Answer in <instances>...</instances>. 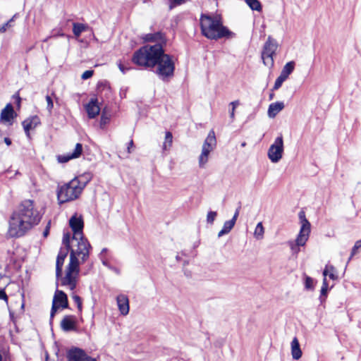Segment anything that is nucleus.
Returning a JSON list of instances; mask_svg holds the SVG:
<instances>
[{
    "label": "nucleus",
    "mask_w": 361,
    "mask_h": 361,
    "mask_svg": "<svg viewBox=\"0 0 361 361\" xmlns=\"http://www.w3.org/2000/svg\"><path fill=\"white\" fill-rule=\"evenodd\" d=\"M69 224L73 232V241L77 242V247L71 250L70 262L66 276L61 280V284L73 290L76 285L80 260L84 262L89 257V243L82 238L83 222L81 219L73 216L69 221Z\"/></svg>",
    "instance_id": "f257e3e1"
},
{
    "label": "nucleus",
    "mask_w": 361,
    "mask_h": 361,
    "mask_svg": "<svg viewBox=\"0 0 361 361\" xmlns=\"http://www.w3.org/2000/svg\"><path fill=\"white\" fill-rule=\"evenodd\" d=\"M42 214L35 202L30 200L22 202L9 220L8 235L11 237H20L37 226L41 221Z\"/></svg>",
    "instance_id": "f03ea898"
},
{
    "label": "nucleus",
    "mask_w": 361,
    "mask_h": 361,
    "mask_svg": "<svg viewBox=\"0 0 361 361\" xmlns=\"http://www.w3.org/2000/svg\"><path fill=\"white\" fill-rule=\"evenodd\" d=\"M144 39L147 42H157L154 45H145L135 51L132 57V61L145 68H154L158 63L159 56L163 54L162 42L165 37L161 32L147 34Z\"/></svg>",
    "instance_id": "7ed1b4c3"
},
{
    "label": "nucleus",
    "mask_w": 361,
    "mask_h": 361,
    "mask_svg": "<svg viewBox=\"0 0 361 361\" xmlns=\"http://www.w3.org/2000/svg\"><path fill=\"white\" fill-rule=\"evenodd\" d=\"M200 27L202 35L209 39L217 40L224 37H232L229 36L231 32L223 25L220 18L217 16L202 14Z\"/></svg>",
    "instance_id": "20e7f679"
},
{
    "label": "nucleus",
    "mask_w": 361,
    "mask_h": 361,
    "mask_svg": "<svg viewBox=\"0 0 361 361\" xmlns=\"http://www.w3.org/2000/svg\"><path fill=\"white\" fill-rule=\"evenodd\" d=\"M85 183H81L78 178L71 180L69 183L61 186L57 192L60 203L66 202L76 199L83 188Z\"/></svg>",
    "instance_id": "39448f33"
},
{
    "label": "nucleus",
    "mask_w": 361,
    "mask_h": 361,
    "mask_svg": "<svg viewBox=\"0 0 361 361\" xmlns=\"http://www.w3.org/2000/svg\"><path fill=\"white\" fill-rule=\"evenodd\" d=\"M158 63H156L157 70L156 74L162 80H166L168 78L173 75L175 65L172 61L171 56L164 53L163 49V54L159 56Z\"/></svg>",
    "instance_id": "423d86ee"
},
{
    "label": "nucleus",
    "mask_w": 361,
    "mask_h": 361,
    "mask_svg": "<svg viewBox=\"0 0 361 361\" xmlns=\"http://www.w3.org/2000/svg\"><path fill=\"white\" fill-rule=\"evenodd\" d=\"M278 46L276 40L270 36L263 46L261 58L264 65L269 69H272L274 66V56L276 54Z\"/></svg>",
    "instance_id": "0eeeda50"
},
{
    "label": "nucleus",
    "mask_w": 361,
    "mask_h": 361,
    "mask_svg": "<svg viewBox=\"0 0 361 361\" xmlns=\"http://www.w3.org/2000/svg\"><path fill=\"white\" fill-rule=\"evenodd\" d=\"M216 146V139L215 133L213 130H210L207 137H206L202 148V152L199 157V166L204 168L209 159V155Z\"/></svg>",
    "instance_id": "6e6552de"
},
{
    "label": "nucleus",
    "mask_w": 361,
    "mask_h": 361,
    "mask_svg": "<svg viewBox=\"0 0 361 361\" xmlns=\"http://www.w3.org/2000/svg\"><path fill=\"white\" fill-rule=\"evenodd\" d=\"M283 152V137H277L274 142L269 147L268 150V157L273 163H277L281 158Z\"/></svg>",
    "instance_id": "1a4fd4ad"
},
{
    "label": "nucleus",
    "mask_w": 361,
    "mask_h": 361,
    "mask_svg": "<svg viewBox=\"0 0 361 361\" xmlns=\"http://www.w3.org/2000/svg\"><path fill=\"white\" fill-rule=\"evenodd\" d=\"M298 216L301 223V227L299 233L297 235V241L301 245L304 243L305 239L309 238L311 231V224L307 219L303 211H300L299 212Z\"/></svg>",
    "instance_id": "9d476101"
},
{
    "label": "nucleus",
    "mask_w": 361,
    "mask_h": 361,
    "mask_svg": "<svg viewBox=\"0 0 361 361\" xmlns=\"http://www.w3.org/2000/svg\"><path fill=\"white\" fill-rule=\"evenodd\" d=\"M67 307L68 299L66 295L62 290H56L53 299V304L50 314L51 319L54 317L58 308H66Z\"/></svg>",
    "instance_id": "9b49d317"
},
{
    "label": "nucleus",
    "mask_w": 361,
    "mask_h": 361,
    "mask_svg": "<svg viewBox=\"0 0 361 361\" xmlns=\"http://www.w3.org/2000/svg\"><path fill=\"white\" fill-rule=\"evenodd\" d=\"M68 361H90V357L82 349L73 347L67 351Z\"/></svg>",
    "instance_id": "f8f14e48"
},
{
    "label": "nucleus",
    "mask_w": 361,
    "mask_h": 361,
    "mask_svg": "<svg viewBox=\"0 0 361 361\" xmlns=\"http://www.w3.org/2000/svg\"><path fill=\"white\" fill-rule=\"evenodd\" d=\"M82 152V146L81 144L78 143L73 152H68L65 154L57 156V160L59 163H66L68 161L78 158Z\"/></svg>",
    "instance_id": "ddd939ff"
},
{
    "label": "nucleus",
    "mask_w": 361,
    "mask_h": 361,
    "mask_svg": "<svg viewBox=\"0 0 361 361\" xmlns=\"http://www.w3.org/2000/svg\"><path fill=\"white\" fill-rule=\"evenodd\" d=\"M116 303L121 314L126 316L129 313V300L126 295L119 294L116 297Z\"/></svg>",
    "instance_id": "4468645a"
},
{
    "label": "nucleus",
    "mask_w": 361,
    "mask_h": 361,
    "mask_svg": "<svg viewBox=\"0 0 361 361\" xmlns=\"http://www.w3.org/2000/svg\"><path fill=\"white\" fill-rule=\"evenodd\" d=\"M14 116L15 111L13 110V106L11 104H8L1 112L0 121L1 123L11 124Z\"/></svg>",
    "instance_id": "2eb2a0df"
},
{
    "label": "nucleus",
    "mask_w": 361,
    "mask_h": 361,
    "mask_svg": "<svg viewBox=\"0 0 361 361\" xmlns=\"http://www.w3.org/2000/svg\"><path fill=\"white\" fill-rule=\"evenodd\" d=\"M39 123V118L37 116L28 118L22 123L25 134L28 137H30V130L36 128Z\"/></svg>",
    "instance_id": "dca6fc26"
},
{
    "label": "nucleus",
    "mask_w": 361,
    "mask_h": 361,
    "mask_svg": "<svg viewBox=\"0 0 361 361\" xmlns=\"http://www.w3.org/2000/svg\"><path fill=\"white\" fill-rule=\"evenodd\" d=\"M61 326L65 331L74 330L75 328V319L73 316L67 315L61 322Z\"/></svg>",
    "instance_id": "f3484780"
},
{
    "label": "nucleus",
    "mask_w": 361,
    "mask_h": 361,
    "mask_svg": "<svg viewBox=\"0 0 361 361\" xmlns=\"http://www.w3.org/2000/svg\"><path fill=\"white\" fill-rule=\"evenodd\" d=\"M68 249H62L60 250L57 259H56V276L59 277L61 274L62 267L64 262V259L68 254Z\"/></svg>",
    "instance_id": "a211bd4d"
},
{
    "label": "nucleus",
    "mask_w": 361,
    "mask_h": 361,
    "mask_svg": "<svg viewBox=\"0 0 361 361\" xmlns=\"http://www.w3.org/2000/svg\"><path fill=\"white\" fill-rule=\"evenodd\" d=\"M284 104L283 102H276L271 103L268 109V116L269 118H274L283 109Z\"/></svg>",
    "instance_id": "6ab92c4d"
},
{
    "label": "nucleus",
    "mask_w": 361,
    "mask_h": 361,
    "mask_svg": "<svg viewBox=\"0 0 361 361\" xmlns=\"http://www.w3.org/2000/svg\"><path fill=\"white\" fill-rule=\"evenodd\" d=\"M291 355L294 360H299L302 357V350L300 343L296 337H294L290 343Z\"/></svg>",
    "instance_id": "aec40b11"
},
{
    "label": "nucleus",
    "mask_w": 361,
    "mask_h": 361,
    "mask_svg": "<svg viewBox=\"0 0 361 361\" xmlns=\"http://www.w3.org/2000/svg\"><path fill=\"white\" fill-rule=\"evenodd\" d=\"M324 278L326 279L328 276L330 279L332 281H336L338 279L336 269L332 265H326L324 271H323Z\"/></svg>",
    "instance_id": "412c9836"
},
{
    "label": "nucleus",
    "mask_w": 361,
    "mask_h": 361,
    "mask_svg": "<svg viewBox=\"0 0 361 361\" xmlns=\"http://www.w3.org/2000/svg\"><path fill=\"white\" fill-rule=\"evenodd\" d=\"M295 66V63L293 61L286 63L283 67L279 75L287 80L289 75L293 72Z\"/></svg>",
    "instance_id": "4be33fe9"
},
{
    "label": "nucleus",
    "mask_w": 361,
    "mask_h": 361,
    "mask_svg": "<svg viewBox=\"0 0 361 361\" xmlns=\"http://www.w3.org/2000/svg\"><path fill=\"white\" fill-rule=\"evenodd\" d=\"M233 221L229 220L224 222L222 229L219 232L218 237H221L224 235L228 233L235 226Z\"/></svg>",
    "instance_id": "5701e85b"
},
{
    "label": "nucleus",
    "mask_w": 361,
    "mask_h": 361,
    "mask_svg": "<svg viewBox=\"0 0 361 361\" xmlns=\"http://www.w3.org/2000/svg\"><path fill=\"white\" fill-rule=\"evenodd\" d=\"M111 117V114L107 111L106 107L103 109L102 112L101 119L99 122V126L100 128H104L105 126L109 123Z\"/></svg>",
    "instance_id": "b1692460"
},
{
    "label": "nucleus",
    "mask_w": 361,
    "mask_h": 361,
    "mask_svg": "<svg viewBox=\"0 0 361 361\" xmlns=\"http://www.w3.org/2000/svg\"><path fill=\"white\" fill-rule=\"evenodd\" d=\"M329 290V283L327 282V279L324 278L322 288L320 290V296H319V300L321 303H323L325 301V299L327 295V292Z\"/></svg>",
    "instance_id": "393cba45"
},
{
    "label": "nucleus",
    "mask_w": 361,
    "mask_h": 361,
    "mask_svg": "<svg viewBox=\"0 0 361 361\" xmlns=\"http://www.w3.org/2000/svg\"><path fill=\"white\" fill-rule=\"evenodd\" d=\"M97 98L92 97V118L99 115L102 106H100Z\"/></svg>",
    "instance_id": "a878e982"
},
{
    "label": "nucleus",
    "mask_w": 361,
    "mask_h": 361,
    "mask_svg": "<svg viewBox=\"0 0 361 361\" xmlns=\"http://www.w3.org/2000/svg\"><path fill=\"white\" fill-rule=\"evenodd\" d=\"M245 1L252 11H261L262 9L259 0H245Z\"/></svg>",
    "instance_id": "bb28decb"
},
{
    "label": "nucleus",
    "mask_w": 361,
    "mask_h": 361,
    "mask_svg": "<svg viewBox=\"0 0 361 361\" xmlns=\"http://www.w3.org/2000/svg\"><path fill=\"white\" fill-rule=\"evenodd\" d=\"M264 229L262 222L257 224L254 232V236L257 240H261L264 237Z\"/></svg>",
    "instance_id": "cd10ccee"
},
{
    "label": "nucleus",
    "mask_w": 361,
    "mask_h": 361,
    "mask_svg": "<svg viewBox=\"0 0 361 361\" xmlns=\"http://www.w3.org/2000/svg\"><path fill=\"white\" fill-rule=\"evenodd\" d=\"M308 240V239H305V240L304 241L303 243H302L301 245L299 244V243L297 241V238L295 239V240L293 242V241H289L288 242V244H289V246L292 250V252L293 253H298L299 251H300V248L299 247H301V246H305L307 241Z\"/></svg>",
    "instance_id": "c85d7f7f"
},
{
    "label": "nucleus",
    "mask_w": 361,
    "mask_h": 361,
    "mask_svg": "<svg viewBox=\"0 0 361 361\" xmlns=\"http://www.w3.org/2000/svg\"><path fill=\"white\" fill-rule=\"evenodd\" d=\"M108 257H109L108 250L106 248H103L99 255V257L100 260L102 261V264L105 267L110 268V264L108 263Z\"/></svg>",
    "instance_id": "c756f323"
},
{
    "label": "nucleus",
    "mask_w": 361,
    "mask_h": 361,
    "mask_svg": "<svg viewBox=\"0 0 361 361\" xmlns=\"http://www.w3.org/2000/svg\"><path fill=\"white\" fill-rule=\"evenodd\" d=\"M173 135L171 132H166L165 135V142L163 145V149L166 150L172 145Z\"/></svg>",
    "instance_id": "7c9ffc66"
},
{
    "label": "nucleus",
    "mask_w": 361,
    "mask_h": 361,
    "mask_svg": "<svg viewBox=\"0 0 361 361\" xmlns=\"http://www.w3.org/2000/svg\"><path fill=\"white\" fill-rule=\"evenodd\" d=\"M192 0H169V8L172 9L176 6L185 4Z\"/></svg>",
    "instance_id": "2f4dec72"
},
{
    "label": "nucleus",
    "mask_w": 361,
    "mask_h": 361,
    "mask_svg": "<svg viewBox=\"0 0 361 361\" xmlns=\"http://www.w3.org/2000/svg\"><path fill=\"white\" fill-rule=\"evenodd\" d=\"M314 287V281L312 278L305 276V288L307 290H313Z\"/></svg>",
    "instance_id": "473e14b6"
},
{
    "label": "nucleus",
    "mask_w": 361,
    "mask_h": 361,
    "mask_svg": "<svg viewBox=\"0 0 361 361\" xmlns=\"http://www.w3.org/2000/svg\"><path fill=\"white\" fill-rule=\"evenodd\" d=\"M84 29H85V27L82 24H76V23L73 24V31L74 35L77 37H78L81 34V32L84 30Z\"/></svg>",
    "instance_id": "72a5a7b5"
},
{
    "label": "nucleus",
    "mask_w": 361,
    "mask_h": 361,
    "mask_svg": "<svg viewBox=\"0 0 361 361\" xmlns=\"http://www.w3.org/2000/svg\"><path fill=\"white\" fill-rule=\"evenodd\" d=\"M70 240H71V233L69 232H64L63 236V244L65 245L66 249H68L70 247Z\"/></svg>",
    "instance_id": "f704fd0d"
},
{
    "label": "nucleus",
    "mask_w": 361,
    "mask_h": 361,
    "mask_svg": "<svg viewBox=\"0 0 361 361\" xmlns=\"http://www.w3.org/2000/svg\"><path fill=\"white\" fill-rule=\"evenodd\" d=\"M358 249H361V240H357L352 249V251H351V254H350V256L348 259V262H350L353 257L357 253V251Z\"/></svg>",
    "instance_id": "c9c22d12"
},
{
    "label": "nucleus",
    "mask_w": 361,
    "mask_h": 361,
    "mask_svg": "<svg viewBox=\"0 0 361 361\" xmlns=\"http://www.w3.org/2000/svg\"><path fill=\"white\" fill-rule=\"evenodd\" d=\"M216 216L217 213L216 212H209L207 215V222L209 224H213Z\"/></svg>",
    "instance_id": "e433bc0d"
},
{
    "label": "nucleus",
    "mask_w": 361,
    "mask_h": 361,
    "mask_svg": "<svg viewBox=\"0 0 361 361\" xmlns=\"http://www.w3.org/2000/svg\"><path fill=\"white\" fill-rule=\"evenodd\" d=\"M102 91L109 92V87L108 86L106 82H101L98 84L97 86V92L98 93L102 92Z\"/></svg>",
    "instance_id": "4c0bfd02"
},
{
    "label": "nucleus",
    "mask_w": 361,
    "mask_h": 361,
    "mask_svg": "<svg viewBox=\"0 0 361 361\" xmlns=\"http://www.w3.org/2000/svg\"><path fill=\"white\" fill-rule=\"evenodd\" d=\"M285 80H286V79H284V78H283V77H281V75H279V76L276 78V81H275V82H274V85L273 90H276L279 89V88L281 87V85H282L283 82Z\"/></svg>",
    "instance_id": "58836bf2"
},
{
    "label": "nucleus",
    "mask_w": 361,
    "mask_h": 361,
    "mask_svg": "<svg viewBox=\"0 0 361 361\" xmlns=\"http://www.w3.org/2000/svg\"><path fill=\"white\" fill-rule=\"evenodd\" d=\"M46 101L47 102V109H48V111L49 112H51V109L54 107V104H53V102H52V99H51V97L47 95L46 97Z\"/></svg>",
    "instance_id": "ea45409f"
},
{
    "label": "nucleus",
    "mask_w": 361,
    "mask_h": 361,
    "mask_svg": "<svg viewBox=\"0 0 361 361\" xmlns=\"http://www.w3.org/2000/svg\"><path fill=\"white\" fill-rule=\"evenodd\" d=\"M73 299L74 302L77 304L78 308L80 310L82 307L81 299L78 295H73Z\"/></svg>",
    "instance_id": "a19ab883"
},
{
    "label": "nucleus",
    "mask_w": 361,
    "mask_h": 361,
    "mask_svg": "<svg viewBox=\"0 0 361 361\" xmlns=\"http://www.w3.org/2000/svg\"><path fill=\"white\" fill-rule=\"evenodd\" d=\"M50 227H51V221H49L47 223V226H46V227H45V228H44V230L43 231V236L44 238H47L49 235Z\"/></svg>",
    "instance_id": "79ce46f5"
},
{
    "label": "nucleus",
    "mask_w": 361,
    "mask_h": 361,
    "mask_svg": "<svg viewBox=\"0 0 361 361\" xmlns=\"http://www.w3.org/2000/svg\"><path fill=\"white\" fill-rule=\"evenodd\" d=\"M118 68L123 74H125L128 71L131 69L130 67H127L122 63L118 64Z\"/></svg>",
    "instance_id": "37998d69"
},
{
    "label": "nucleus",
    "mask_w": 361,
    "mask_h": 361,
    "mask_svg": "<svg viewBox=\"0 0 361 361\" xmlns=\"http://www.w3.org/2000/svg\"><path fill=\"white\" fill-rule=\"evenodd\" d=\"M0 299L4 300L8 304V296L4 289H0Z\"/></svg>",
    "instance_id": "c03bdc74"
},
{
    "label": "nucleus",
    "mask_w": 361,
    "mask_h": 361,
    "mask_svg": "<svg viewBox=\"0 0 361 361\" xmlns=\"http://www.w3.org/2000/svg\"><path fill=\"white\" fill-rule=\"evenodd\" d=\"M85 109L87 115V117L90 118V102L85 104Z\"/></svg>",
    "instance_id": "a18cd8bd"
},
{
    "label": "nucleus",
    "mask_w": 361,
    "mask_h": 361,
    "mask_svg": "<svg viewBox=\"0 0 361 361\" xmlns=\"http://www.w3.org/2000/svg\"><path fill=\"white\" fill-rule=\"evenodd\" d=\"M90 78V70L85 71L82 75V80H87Z\"/></svg>",
    "instance_id": "49530a36"
},
{
    "label": "nucleus",
    "mask_w": 361,
    "mask_h": 361,
    "mask_svg": "<svg viewBox=\"0 0 361 361\" xmlns=\"http://www.w3.org/2000/svg\"><path fill=\"white\" fill-rule=\"evenodd\" d=\"M239 212H240V207L236 209L233 218L231 219V221H233L234 223H235V221L237 220V218L239 215Z\"/></svg>",
    "instance_id": "de8ad7c7"
},
{
    "label": "nucleus",
    "mask_w": 361,
    "mask_h": 361,
    "mask_svg": "<svg viewBox=\"0 0 361 361\" xmlns=\"http://www.w3.org/2000/svg\"><path fill=\"white\" fill-rule=\"evenodd\" d=\"M239 105H240L239 100H235V101L231 102L229 104V106H231L232 108H236Z\"/></svg>",
    "instance_id": "09e8293b"
},
{
    "label": "nucleus",
    "mask_w": 361,
    "mask_h": 361,
    "mask_svg": "<svg viewBox=\"0 0 361 361\" xmlns=\"http://www.w3.org/2000/svg\"><path fill=\"white\" fill-rule=\"evenodd\" d=\"M235 108H232L231 107V109L230 111V118L231 119V121H233L235 118Z\"/></svg>",
    "instance_id": "8fccbe9b"
},
{
    "label": "nucleus",
    "mask_w": 361,
    "mask_h": 361,
    "mask_svg": "<svg viewBox=\"0 0 361 361\" xmlns=\"http://www.w3.org/2000/svg\"><path fill=\"white\" fill-rule=\"evenodd\" d=\"M10 22L6 23L0 27V32H4L6 30L7 27L9 25Z\"/></svg>",
    "instance_id": "3c124183"
},
{
    "label": "nucleus",
    "mask_w": 361,
    "mask_h": 361,
    "mask_svg": "<svg viewBox=\"0 0 361 361\" xmlns=\"http://www.w3.org/2000/svg\"><path fill=\"white\" fill-rule=\"evenodd\" d=\"M133 146V140H131L129 143H128V146L127 147V150H128V153H130L131 151H130V148Z\"/></svg>",
    "instance_id": "603ef678"
},
{
    "label": "nucleus",
    "mask_w": 361,
    "mask_h": 361,
    "mask_svg": "<svg viewBox=\"0 0 361 361\" xmlns=\"http://www.w3.org/2000/svg\"><path fill=\"white\" fill-rule=\"evenodd\" d=\"M4 142L8 146L11 145V140L8 137H5Z\"/></svg>",
    "instance_id": "864d4df0"
},
{
    "label": "nucleus",
    "mask_w": 361,
    "mask_h": 361,
    "mask_svg": "<svg viewBox=\"0 0 361 361\" xmlns=\"http://www.w3.org/2000/svg\"><path fill=\"white\" fill-rule=\"evenodd\" d=\"M109 269H111V270H114L116 274H119L118 269H116V268L112 267L111 265H110V268Z\"/></svg>",
    "instance_id": "5fc2aeb1"
},
{
    "label": "nucleus",
    "mask_w": 361,
    "mask_h": 361,
    "mask_svg": "<svg viewBox=\"0 0 361 361\" xmlns=\"http://www.w3.org/2000/svg\"><path fill=\"white\" fill-rule=\"evenodd\" d=\"M2 360H3V358H2L1 355L0 354V361H2Z\"/></svg>",
    "instance_id": "6e6d98bb"
},
{
    "label": "nucleus",
    "mask_w": 361,
    "mask_h": 361,
    "mask_svg": "<svg viewBox=\"0 0 361 361\" xmlns=\"http://www.w3.org/2000/svg\"><path fill=\"white\" fill-rule=\"evenodd\" d=\"M92 361H97L95 358H92Z\"/></svg>",
    "instance_id": "4d7b16f0"
},
{
    "label": "nucleus",
    "mask_w": 361,
    "mask_h": 361,
    "mask_svg": "<svg viewBox=\"0 0 361 361\" xmlns=\"http://www.w3.org/2000/svg\"><path fill=\"white\" fill-rule=\"evenodd\" d=\"M3 280V279H0V282ZM0 289H2L1 287H0Z\"/></svg>",
    "instance_id": "13d9d810"
}]
</instances>
